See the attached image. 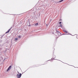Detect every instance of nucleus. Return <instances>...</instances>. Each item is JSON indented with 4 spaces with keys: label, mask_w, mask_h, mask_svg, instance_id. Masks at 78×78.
Segmentation results:
<instances>
[{
    "label": "nucleus",
    "mask_w": 78,
    "mask_h": 78,
    "mask_svg": "<svg viewBox=\"0 0 78 78\" xmlns=\"http://www.w3.org/2000/svg\"><path fill=\"white\" fill-rule=\"evenodd\" d=\"M37 25H38V23H37L35 25V26H37Z\"/></svg>",
    "instance_id": "obj_10"
},
{
    "label": "nucleus",
    "mask_w": 78,
    "mask_h": 78,
    "mask_svg": "<svg viewBox=\"0 0 78 78\" xmlns=\"http://www.w3.org/2000/svg\"><path fill=\"white\" fill-rule=\"evenodd\" d=\"M21 76H22V74L21 73H20V75L19 74H17V78H20V77H21Z\"/></svg>",
    "instance_id": "obj_1"
},
{
    "label": "nucleus",
    "mask_w": 78,
    "mask_h": 78,
    "mask_svg": "<svg viewBox=\"0 0 78 78\" xmlns=\"http://www.w3.org/2000/svg\"><path fill=\"white\" fill-rule=\"evenodd\" d=\"M56 33H59V31H56Z\"/></svg>",
    "instance_id": "obj_8"
},
{
    "label": "nucleus",
    "mask_w": 78,
    "mask_h": 78,
    "mask_svg": "<svg viewBox=\"0 0 78 78\" xmlns=\"http://www.w3.org/2000/svg\"><path fill=\"white\" fill-rule=\"evenodd\" d=\"M63 2L62 0L59 1L58 2V3H61V2Z\"/></svg>",
    "instance_id": "obj_5"
},
{
    "label": "nucleus",
    "mask_w": 78,
    "mask_h": 78,
    "mask_svg": "<svg viewBox=\"0 0 78 78\" xmlns=\"http://www.w3.org/2000/svg\"><path fill=\"white\" fill-rule=\"evenodd\" d=\"M46 26H47V25L46 24Z\"/></svg>",
    "instance_id": "obj_14"
},
{
    "label": "nucleus",
    "mask_w": 78,
    "mask_h": 78,
    "mask_svg": "<svg viewBox=\"0 0 78 78\" xmlns=\"http://www.w3.org/2000/svg\"><path fill=\"white\" fill-rule=\"evenodd\" d=\"M18 37H19V38H20V37H21V36H18Z\"/></svg>",
    "instance_id": "obj_11"
},
{
    "label": "nucleus",
    "mask_w": 78,
    "mask_h": 78,
    "mask_svg": "<svg viewBox=\"0 0 78 78\" xmlns=\"http://www.w3.org/2000/svg\"><path fill=\"white\" fill-rule=\"evenodd\" d=\"M29 26H30V25H29Z\"/></svg>",
    "instance_id": "obj_13"
},
{
    "label": "nucleus",
    "mask_w": 78,
    "mask_h": 78,
    "mask_svg": "<svg viewBox=\"0 0 78 78\" xmlns=\"http://www.w3.org/2000/svg\"><path fill=\"white\" fill-rule=\"evenodd\" d=\"M63 31L64 32H65V33H68V32L66 30H63Z\"/></svg>",
    "instance_id": "obj_4"
},
{
    "label": "nucleus",
    "mask_w": 78,
    "mask_h": 78,
    "mask_svg": "<svg viewBox=\"0 0 78 78\" xmlns=\"http://www.w3.org/2000/svg\"><path fill=\"white\" fill-rule=\"evenodd\" d=\"M10 30L11 29H9V30H8L5 33L6 34L8 33H9V32L10 31Z\"/></svg>",
    "instance_id": "obj_3"
},
{
    "label": "nucleus",
    "mask_w": 78,
    "mask_h": 78,
    "mask_svg": "<svg viewBox=\"0 0 78 78\" xmlns=\"http://www.w3.org/2000/svg\"><path fill=\"white\" fill-rule=\"evenodd\" d=\"M61 35V34L60 33H58V36H60V35Z\"/></svg>",
    "instance_id": "obj_7"
},
{
    "label": "nucleus",
    "mask_w": 78,
    "mask_h": 78,
    "mask_svg": "<svg viewBox=\"0 0 78 78\" xmlns=\"http://www.w3.org/2000/svg\"><path fill=\"white\" fill-rule=\"evenodd\" d=\"M61 22H60L59 23V24H61Z\"/></svg>",
    "instance_id": "obj_12"
},
{
    "label": "nucleus",
    "mask_w": 78,
    "mask_h": 78,
    "mask_svg": "<svg viewBox=\"0 0 78 78\" xmlns=\"http://www.w3.org/2000/svg\"><path fill=\"white\" fill-rule=\"evenodd\" d=\"M18 38H16L15 39V41H17Z\"/></svg>",
    "instance_id": "obj_9"
},
{
    "label": "nucleus",
    "mask_w": 78,
    "mask_h": 78,
    "mask_svg": "<svg viewBox=\"0 0 78 78\" xmlns=\"http://www.w3.org/2000/svg\"><path fill=\"white\" fill-rule=\"evenodd\" d=\"M11 67H12L11 66H10L8 68L7 70V72H8L9 70H10V69H11Z\"/></svg>",
    "instance_id": "obj_2"
},
{
    "label": "nucleus",
    "mask_w": 78,
    "mask_h": 78,
    "mask_svg": "<svg viewBox=\"0 0 78 78\" xmlns=\"http://www.w3.org/2000/svg\"><path fill=\"white\" fill-rule=\"evenodd\" d=\"M59 27H62V24H60Z\"/></svg>",
    "instance_id": "obj_6"
}]
</instances>
